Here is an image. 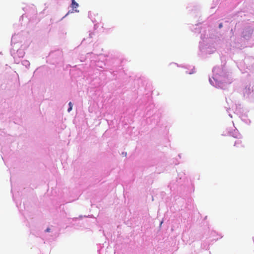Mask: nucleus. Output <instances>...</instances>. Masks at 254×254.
Instances as JSON below:
<instances>
[{"label":"nucleus","instance_id":"nucleus-2","mask_svg":"<svg viewBox=\"0 0 254 254\" xmlns=\"http://www.w3.org/2000/svg\"><path fill=\"white\" fill-rule=\"evenodd\" d=\"M68 105H69V108H68V109L67 110V111L68 112H69L70 111H71V110L72 109V104L71 102H70L69 103Z\"/></svg>","mask_w":254,"mask_h":254},{"label":"nucleus","instance_id":"nucleus-1","mask_svg":"<svg viewBox=\"0 0 254 254\" xmlns=\"http://www.w3.org/2000/svg\"><path fill=\"white\" fill-rule=\"evenodd\" d=\"M71 6L73 9L76 8L78 6V4L75 1V0H72Z\"/></svg>","mask_w":254,"mask_h":254},{"label":"nucleus","instance_id":"nucleus-4","mask_svg":"<svg viewBox=\"0 0 254 254\" xmlns=\"http://www.w3.org/2000/svg\"><path fill=\"white\" fill-rule=\"evenodd\" d=\"M50 229L49 228L47 229L46 231L47 232H50Z\"/></svg>","mask_w":254,"mask_h":254},{"label":"nucleus","instance_id":"nucleus-3","mask_svg":"<svg viewBox=\"0 0 254 254\" xmlns=\"http://www.w3.org/2000/svg\"><path fill=\"white\" fill-rule=\"evenodd\" d=\"M223 26V24L222 23H220L219 25V28H221Z\"/></svg>","mask_w":254,"mask_h":254},{"label":"nucleus","instance_id":"nucleus-5","mask_svg":"<svg viewBox=\"0 0 254 254\" xmlns=\"http://www.w3.org/2000/svg\"><path fill=\"white\" fill-rule=\"evenodd\" d=\"M75 11H76V12H78V11L75 9Z\"/></svg>","mask_w":254,"mask_h":254}]
</instances>
